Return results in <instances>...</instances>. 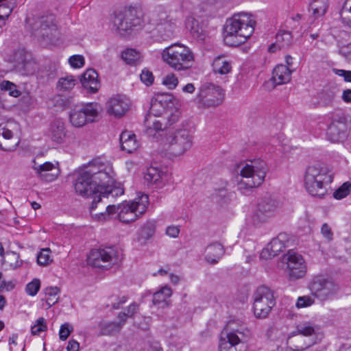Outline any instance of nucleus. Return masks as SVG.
Instances as JSON below:
<instances>
[{
	"mask_svg": "<svg viewBox=\"0 0 351 351\" xmlns=\"http://www.w3.org/2000/svg\"><path fill=\"white\" fill-rule=\"evenodd\" d=\"M155 230L156 226L154 223L150 221L147 222L139 230L138 236V241L145 243L154 236Z\"/></svg>",
	"mask_w": 351,
	"mask_h": 351,
	"instance_id": "obj_40",
	"label": "nucleus"
},
{
	"mask_svg": "<svg viewBox=\"0 0 351 351\" xmlns=\"http://www.w3.org/2000/svg\"><path fill=\"white\" fill-rule=\"evenodd\" d=\"M162 58L170 67L176 71L189 69L194 61L192 51L186 46L173 44L162 50Z\"/></svg>",
	"mask_w": 351,
	"mask_h": 351,
	"instance_id": "obj_6",
	"label": "nucleus"
},
{
	"mask_svg": "<svg viewBox=\"0 0 351 351\" xmlns=\"http://www.w3.org/2000/svg\"><path fill=\"white\" fill-rule=\"evenodd\" d=\"M44 291L46 296V303L48 308H50L58 302L60 289L58 287H49L45 289Z\"/></svg>",
	"mask_w": 351,
	"mask_h": 351,
	"instance_id": "obj_41",
	"label": "nucleus"
},
{
	"mask_svg": "<svg viewBox=\"0 0 351 351\" xmlns=\"http://www.w3.org/2000/svg\"><path fill=\"white\" fill-rule=\"evenodd\" d=\"M75 84V80L73 76H67L59 80L58 87L60 89L68 90L72 89Z\"/></svg>",
	"mask_w": 351,
	"mask_h": 351,
	"instance_id": "obj_49",
	"label": "nucleus"
},
{
	"mask_svg": "<svg viewBox=\"0 0 351 351\" xmlns=\"http://www.w3.org/2000/svg\"><path fill=\"white\" fill-rule=\"evenodd\" d=\"M102 111L101 106L98 103H88L84 106H76L69 113V120L72 125L80 128L88 123L97 120Z\"/></svg>",
	"mask_w": 351,
	"mask_h": 351,
	"instance_id": "obj_13",
	"label": "nucleus"
},
{
	"mask_svg": "<svg viewBox=\"0 0 351 351\" xmlns=\"http://www.w3.org/2000/svg\"><path fill=\"white\" fill-rule=\"evenodd\" d=\"M32 166L33 169L37 175H43L44 171H56L59 172L58 169L51 162H45L43 164L38 165L34 160Z\"/></svg>",
	"mask_w": 351,
	"mask_h": 351,
	"instance_id": "obj_44",
	"label": "nucleus"
},
{
	"mask_svg": "<svg viewBox=\"0 0 351 351\" xmlns=\"http://www.w3.org/2000/svg\"><path fill=\"white\" fill-rule=\"evenodd\" d=\"M163 119H157V117L149 115L145 119V125L146 127L145 132L149 136L153 138H157V134L160 136V132H163V130L166 126L163 127Z\"/></svg>",
	"mask_w": 351,
	"mask_h": 351,
	"instance_id": "obj_26",
	"label": "nucleus"
},
{
	"mask_svg": "<svg viewBox=\"0 0 351 351\" xmlns=\"http://www.w3.org/2000/svg\"><path fill=\"white\" fill-rule=\"evenodd\" d=\"M3 264L7 269H16L22 265L23 261L18 253L8 252L3 256Z\"/></svg>",
	"mask_w": 351,
	"mask_h": 351,
	"instance_id": "obj_38",
	"label": "nucleus"
},
{
	"mask_svg": "<svg viewBox=\"0 0 351 351\" xmlns=\"http://www.w3.org/2000/svg\"><path fill=\"white\" fill-rule=\"evenodd\" d=\"M139 306L136 303L131 304L127 308V312H124L125 313V322L127 321L128 317H132L138 311Z\"/></svg>",
	"mask_w": 351,
	"mask_h": 351,
	"instance_id": "obj_63",
	"label": "nucleus"
},
{
	"mask_svg": "<svg viewBox=\"0 0 351 351\" xmlns=\"http://www.w3.org/2000/svg\"><path fill=\"white\" fill-rule=\"evenodd\" d=\"M332 173L319 165L309 166L304 176V185L306 191L312 196L323 198L332 182Z\"/></svg>",
	"mask_w": 351,
	"mask_h": 351,
	"instance_id": "obj_3",
	"label": "nucleus"
},
{
	"mask_svg": "<svg viewBox=\"0 0 351 351\" xmlns=\"http://www.w3.org/2000/svg\"><path fill=\"white\" fill-rule=\"evenodd\" d=\"M204 258L209 264L215 265L219 262L225 253L223 246L217 242L208 245L205 249Z\"/></svg>",
	"mask_w": 351,
	"mask_h": 351,
	"instance_id": "obj_25",
	"label": "nucleus"
},
{
	"mask_svg": "<svg viewBox=\"0 0 351 351\" xmlns=\"http://www.w3.org/2000/svg\"><path fill=\"white\" fill-rule=\"evenodd\" d=\"M179 102L176 99L172 101V106H169L167 111L164 114L162 119H167L169 125L177 122L180 116V111L179 109Z\"/></svg>",
	"mask_w": 351,
	"mask_h": 351,
	"instance_id": "obj_36",
	"label": "nucleus"
},
{
	"mask_svg": "<svg viewBox=\"0 0 351 351\" xmlns=\"http://www.w3.org/2000/svg\"><path fill=\"white\" fill-rule=\"evenodd\" d=\"M327 135L332 142L343 141L347 136V125L344 118L335 119L327 130Z\"/></svg>",
	"mask_w": 351,
	"mask_h": 351,
	"instance_id": "obj_21",
	"label": "nucleus"
},
{
	"mask_svg": "<svg viewBox=\"0 0 351 351\" xmlns=\"http://www.w3.org/2000/svg\"><path fill=\"white\" fill-rule=\"evenodd\" d=\"M291 71L283 64H279L275 67L272 73L271 80L276 85H281L288 83L291 80Z\"/></svg>",
	"mask_w": 351,
	"mask_h": 351,
	"instance_id": "obj_32",
	"label": "nucleus"
},
{
	"mask_svg": "<svg viewBox=\"0 0 351 351\" xmlns=\"http://www.w3.org/2000/svg\"><path fill=\"white\" fill-rule=\"evenodd\" d=\"M73 331V326L69 323L66 322L60 326L59 331V337L62 341H65Z\"/></svg>",
	"mask_w": 351,
	"mask_h": 351,
	"instance_id": "obj_52",
	"label": "nucleus"
},
{
	"mask_svg": "<svg viewBox=\"0 0 351 351\" xmlns=\"http://www.w3.org/2000/svg\"><path fill=\"white\" fill-rule=\"evenodd\" d=\"M287 267L291 278H303L306 273V265L302 255L289 251L286 255Z\"/></svg>",
	"mask_w": 351,
	"mask_h": 351,
	"instance_id": "obj_18",
	"label": "nucleus"
},
{
	"mask_svg": "<svg viewBox=\"0 0 351 351\" xmlns=\"http://www.w3.org/2000/svg\"><path fill=\"white\" fill-rule=\"evenodd\" d=\"M40 288V280L35 278L26 285L25 291L28 295L31 296H34L37 294Z\"/></svg>",
	"mask_w": 351,
	"mask_h": 351,
	"instance_id": "obj_51",
	"label": "nucleus"
},
{
	"mask_svg": "<svg viewBox=\"0 0 351 351\" xmlns=\"http://www.w3.org/2000/svg\"><path fill=\"white\" fill-rule=\"evenodd\" d=\"M172 295L171 289L165 285L162 287L159 291L154 293L153 295L152 302L154 305L158 306L159 308H167L169 306V302L167 300Z\"/></svg>",
	"mask_w": 351,
	"mask_h": 351,
	"instance_id": "obj_33",
	"label": "nucleus"
},
{
	"mask_svg": "<svg viewBox=\"0 0 351 351\" xmlns=\"http://www.w3.org/2000/svg\"><path fill=\"white\" fill-rule=\"evenodd\" d=\"M328 0H313L310 4V9L314 17L323 16L328 8Z\"/></svg>",
	"mask_w": 351,
	"mask_h": 351,
	"instance_id": "obj_39",
	"label": "nucleus"
},
{
	"mask_svg": "<svg viewBox=\"0 0 351 351\" xmlns=\"http://www.w3.org/2000/svg\"><path fill=\"white\" fill-rule=\"evenodd\" d=\"M252 297L255 317L266 318L276 304L274 292L267 287L261 286L255 290Z\"/></svg>",
	"mask_w": 351,
	"mask_h": 351,
	"instance_id": "obj_11",
	"label": "nucleus"
},
{
	"mask_svg": "<svg viewBox=\"0 0 351 351\" xmlns=\"http://www.w3.org/2000/svg\"><path fill=\"white\" fill-rule=\"evenodd\" d=\"M162 84L166 86L169 89H174L178 84V79L173 73H169L162 78Z\"/></svg>",
	"mask_w": 351,
	"mask_h": 351,
	"instance_id": "obj_50",
	"label": "nucleus"
},
{
	"mask_svg": "<svg viewBox=\"0 0 351 351\" xmlns=\"http://www.w3.org/2000/svg\"><path fill=\"white\" fill-rule=\"evenodd\" d=\"M163 171L158 166L151 165L149 167L144 175L145 182L147 185H156V187L162 186Z\"/></svg>",
	"mask_w": 351,
	"mask_h": 351,
	"instance_id": "obj_28",
	"label": "nucleus"
},
{
	"mask_svg": "<svg viewBox=\"0 0 351 351\" xmlns=\"http://www.w3.org/2000/svg\"><path fill=\"white\" fill-rule=\"evenodd\" d=\"M80 82L82 86L92 93H95L100 88L98 74L93 69H87L81 76Z\"/></svg>",
	"mask_w": 351,
	"mask_h": 351,
	"instance_id": "obj_24",
	"label": "nucleus"
},
{
	"mask_svg": "<svg viewBox=\"0 0 351 351\" xmlns=\"http://www.w3.org/2000/svg\"><path fill=\"white\" fill-rule=\"evenodd\" d=\"M70 66L75 69L82 67L85 64V59L82 55H73L69 58Z\"/></svg>",
	"mask_w": 351,
	"mask_h": 351,
	"instance_id": "obj_53",
	"label": "nucleus"
},
{
	"mask_svg": "<svg viewBox=\"0 0 351 351\" xmlns=\"http://www.w3.org/2000/svg\"><path fill=\"white\" fill-rule=\"evenodd\" d=\"M199 25V23L198 21L196 20L193 16H189L186 19V26L189 29V31L191 29H194L195 27H197Z\"/></svg>",
	"mask_w": 351,
	"mask_h": 351,
	"instance_id": "obj_64",
	"label": "nucleus"
},
{
	"mask_svg": "<svg viewBox=\"0 0 351 351\" xmlns=\"http://www.w3.org/2000/svg\"><path fill=\"white\" fill-rule=\"evenodd\" d=\"M319 329L317 325L311 322H302L296 326L298 335L306 337L316 335Z\"/></svg>",
	"mask_w": 351,
	"mask_h": 351,
	"instance_id": "obj_37",
	"label": "nucleus"
},
{
	"mask_svg": "<svg viewBox=\"0 0 351 351\" xmlns=\"http://www.w3.org/2000/svg\"><path fill=\"white\" fill-rule=\"evenodd\" d=\"M309 288L312 295L321 301L332 300L339 291L334 282L322 276L314 277Z\"/></svg>",
	"mask_w": 351,
	"mask_h": 351,
	"instance_id": "obj_16",
	"label": "nucleus"
},
{
	"mask_svg": "<svg viewBox=\"0 0 351 351\" xmlns=\"http://www.w3.org/2000/svg\"><path fill=\"white\" fill-rule=\"evenodd\" d=\"M119 140L121 149L128 153L135 152L139 147V143L136 140V135L131 132H123L120 135Z\"/></svg>",
	"mask_w": 351,
	"mask_h": 351,
	"instance_id": "obj_30",
	"label": "nucleus"
},
{
	"mask_svg": "<svg viewBox=\"0 0 351 351\" xmlns=\"http://www.w3.org/2000/svg\"><path fill=\"white\" fill-rule=\"evenodd\" d=\"M130 101L124 95H116L110 97L106 104V112L116 118L123 116L129 110Z\"/></svg>",
	"mask_w": 351,
	"mask_h": 351,
	"instance_id": "obj_19",
	"label": "nucleus"
},
{
	"mask_svg": "<svg viewBox=\"0 0 351 351\" xmlns=\"http://www.w3.org/2000/svg\"><path fill=\"white\" fill-rule=\"evenodd\" d=\"M282 207V204L280 199L265 197L258 204L252 216V220L255 225L265 223L274 217Z\"/></svg>",
	"mask_w": 351,
	"mask_h": 351,
	"instance_id": "obj_15",
	"label": "nucleus"
},
{
	"mask_svg": "<svg viewBox=\"0 0 351 351\" xmlns=\"http://www.w3.org/2000/svg\"><path fill=\"white\" fill-rule=\"evenodd\" d=\"M314 304V299L311 296L299 297L297 300L295 306L297 308H305Z\"/></svg>",
	"mask_w": 351,
	"mask_h": 351,
	"instance_id": "obj_55",
	"label": "nucleus"
},
{
	"mask_svg": "<svg viewBox=\"0 0 351 351\" xmlns=\"http://www.w3.org/2000/svg\"><path fill=\"white\" fill-rule=\"evenodd\" d=\"M103 166L97 168L90 165L85 169L80 171L76 176L74 188L75 192L83 196L97 199L100 189H104V184L110 182V171L105 172Z\"/></svg>",
	"mask_w": 351,
	"mask_h": 351,
	"instance_id": "obj_1",
	"label": "nucleus"
},
{
	"mask_svg": "<svg viewBox=\"0 0 351 351\" xmlns=\"http://www.w3.org/2000/svg\"><path fill=\"white\" fill-rule=\"evenodd\" d=\"M1 90H8L9 94L12 97H16L20 95V92L16 90V86L9 81L2 82L1 84Z\"/></svg>",
	"mask_w": 351,
	"mask_h": 351,
	"instance_id": "obj_54",
	"label": "nucleus"
},
{
	"mask_svg": "<svg viewBox=\"0 0 351 351\" xmlns=\"http://www.w3.org/2000/svg\"><path fill=\"white\" fill-rule=\"evenodd\" d=\"M350 191L351 183L346 182L333 193V197L336 199H341L347 197Z\"/></svg>",
	"mask_w": 351,
	"mask_h": 351,
	"instance_id": "obj_45",
	"label": "nucleus"
},
{
	"mask_svg": "<svg viewBox=\"0 0 351 351\" xmlns=\"http://www.w3.org/2000/svg\"><path fill=\"white\" fill-rule=\"evenodd\" d=\"M28 55L23 50H17L14 53L15 66L25 75L34 73L36 64L34 61L28 58Z\"/></svg>",
	"mask_w": 351,
	"mask_h": 351,
	"instance_id": "obj_22",
	"label": "nucleus"
},
{
	"mask_svg": "<svg viewBox=\"0 0 351 351\" xmlns=\"http://www.w3.org/2000/svg\"><path fill=\"white\" fill-rule=\"evenodd\" d=\"M321 232L324 238L328 241H331L333 238V232L330 227L327 223H324L321 228Z\"/></svg>",
	"mask_w": 351,
	"mask_h": 351,
	"instance_id": "obj_61",
	"label": "nucleus"
},
{
	"mask_svg": "<svg viewBox=\"0 0 351 351\" xmlns=\"http://www.w3.org/2000/svg\"><path fill=\"white\" fill-rule=\"evenodd\" d=\"M174 99L171 94H161L153 97L149 108V114L154 117H162L169 106H172Z\"/></svg>",
	"mask_w": 351,
	"mask_h": 351,
	"instance_id": "obj_20",
	"label": "nucleus"
},
{
	"mask_svg": "<svg viewBox=\"0 0 351 351\" xmlns=\"http://www.w3.org/2000/svg\"><path fill=\"white\" fill-rule=\"evenodd\" d=\"M191 36L198 41H203L206 38V32L199 25L195 27L194 29L190 30Z\"/></svg>",
	"mask_w": 351,
	"mask_h": 351,
	"instance_id": "obj_56",
	"label": "nucleus"
},
{
	"mask_svg": "<svg viewBox=\"0 0 351 351\" xmlns=\"http://www.w3.org/2000/svg\"><path fill=\"white\" fill-rule=\"evenodd\" d=\"M141 80L147 86H150L154 82V75L151 71L147 69H143L140 75Z\"/></svg>",
	"mask_w": 351,
	"mask_h": 351,
	"instance_id": "obj_57",
	"label": "nucleus"
},
{
	"mask_svg": "<svg viewBox=\"0 0 351 351\" xmlns=\"http://www.w3.org/2000/svg\"><path fill=\"white\" fill-rule=\"evenodd\" d=\"M54 21L55 18L53 15L51 14L48 16H42L36 23V28L40 29V32L47 29L52 31L56 29Z\"/></svg>",
	"mask_w": 351,
	"mask_h": 351,
	"instance_id": "obj_42",
	"label": "nucleus"
},
{
	"mask_svg": "<svg viewBox=\"0 0 351 351\" xmlns=\"http://www.w3.org/2000/svg\"><path fill=\"white\" fill-rule=\"evenodd\" d=\"M193 138L191 131L183 125L169 134L165 148L174 156L182 155L192 147Z\"/></svg>",
	"mask_w": 351,
	"mask_h": 351,
	"instance_id": "obj_9",
	"label": "nucleus"
},
{
	"mask_svg": "<svg viewBox=\"0 0 351 351\" xmlns=\"http://www.w3.org/2000/svg\"><path fill=\"white\" fill-rule=\"evenodd\" d=\"M88 264L98 268L108 269L119 261V253L113 247L94 249L87 258Z\"/></svg>",
	"mask_w": 351,
	"mask_h": 351,
	"instance_id": "obj_14",
	"label": "nucleus"
},
{
	"mask_svg": "<svg viewBox=\"0 0 351 351\" xmlns=\"http://www.w3.org/2000/svg\"><path fill=\"white\" fill-rule=\"evenodd\" d=\"M51 250L49 248H44L40 250L37 256V263L42 266H46L52 262Z\"/></svg>",
	"mask_w": 351,
	"mask_h": 351,
	"instance_id": "obj_47",
	"label": "nucleus"
},
{
	"mask_svg": "<svg viewBox=\"0 0 351 351\" xmlns=\"http://www.w3.org/2000/svg\"><path fill=\"white\" fill-rule=\"evenodd\" d=\"M12 11V7L8 4L3 3L0 5V19L5 20L8 18Z\"/></svg>",
	"mask_w": 351,
	"mask_h": 351,
	"instance_id": "obj_58",
	"label": "nucleus"
},
{
	"mask_svg": "<svg viewBox=\"0 0 351 351\" xmlns=\"http://www.w3.org/2000/svg\"><path fill=\"white\" fill-rule=\"evenodd\" d=\"M232 61L224 56H219L215 58L213 63V71L215 73L226 75L232 71Z\"/></svg>",
	"mask_w": 351,
	"mask_h": 351,
	"instance_id": "obj_34",
	"label": "nucleus"
},
{
	"mask_svg": "<svg viewBox=\"0 0 351 351\" xmlns=\"http://www.w3.org/2000/svg\"><path fill=\"white\" fill-rule=\"evenodd\" d=\"M255 24L252 15L247 13L234 14L226 22L223 34L225 43L231 47L244 43L253 34Z\"/></svg>",
	"mask_w": 351,
	"mask_h": 351,
	"instance_id": "obj_2",
	"label": "nucleus"
},
{
	"mask_svg": "<svg viewBox=\"0 0 351 351\" xmlns=\"http://www.w3.org/2000/svg\"><path fill=\"white\" fill-rule=\"evenodd\" d=\"M315 343V341L311 339L306 342L303 336L300 335L295 337H289L287 344L292 351H303Z\"/></svg>",
	"mask_w": 351,
	"mask_h": 351,
	"instance_id": "obj_35",
	"label": "nucleus"
},
{
	"mask_svg": "<svg viewBox=\"0 0 351 351\" xmlns=\"http://www.w3.org/2000/svg\"><path fill=\"white\" fill-rule=\"evenodd\" d=\"M276 40L279 48L288 47L291 43L292 36L289 32L283 31L276 35Z\"/></svg>",
	"mask_w": 351,
	"mask_h": 351,
	"instance_id": "obj_46",
	"label": "nucleus"
},
{
	"mask_svg": "<svg viewBox=\"0 0 351 351\" xmlns=\"http://www.w3.org/2000/svg\"><path fill=\"white\" fill-rule=\"evenodd\" d=\"M249 335L250 331L245 326H237L234 322H228L221 332L219 351H237L236 346L245 341Z\"/></svg>",
	"mask_w": 351,
	"mask_h": 351,
	"instance_id": "obj_7",
	"label": "nucleus"
},
{
	"mask_svg": "<svg viewBox=\"0 0 351 351\" xmlns=\"http://www.w3.org/2000/svg\"><path fill=\"white\" fill-rule=\"evenodd\" d=\"M113 24L118 33L125 36L132 34L136 28L140 27L142 20L137 16L136 10L129 7L115 14Z\"/></svg>",
	"mask_w": 351,
	"mask_h": 351,
	"instance_id": "obj_10",
	"label": "nucleus"
},
{
	"mask_svg": "<svg viewBox=\"0 0 351 351\" xmlns=\"http://www.w3.org/2000/svg\"><path fill=\"white\" fill-rule=\"evenodd\" d=\"M101 202H97V199L92 200L90 206V213L92 218L97 221H105L109 220L113 215L119 213V209L118 205H108L106 206L105 211L100 213L96 212V208Z\"/></svg>",
	"mask_w": 351,
	"mask_h": 351,
	"instance_id": "obj_23",
	"label": "nucleus"
},
{
	"mask_svg": "<svg viewBox=\"0 0 351 351\" xmlns=\"http://www.w3.org/2000/svg\"><path fill=\"white\" fill-rule=\"evenodd\" d=\"M148 205V195L141 194L131 202L118 204L119 211L117 217L119 221L125 223L132 222L145 213Z\"/></svg>",
	"mask_w": 351,
	"mask_h": 351,
	"instance_id": "obj_8",
	"label": "nucleus"
},
{
	"mask_svg": "<svg viewBox=\"0 0 351 351\" xmlns=\"http://www.w3.org/2000/svg\"><path fill=\"white\" fill-rule=\"evenodd\" d=\"M149 23L155 26L152 32L158 41L173 37L178 28L177 19L162 7L156 8L150 14Z\"/></svg>",
	"mask_w": 351,
	"mask_h": 351,
	"instance_id": "obj_5",
	"label": "nucleus"
},
{
	"mask_svg": "<svg viewBox=\"0 0 351 351\" xmlns=\"http://www.w3.org/2000/svg\"><path fill=\"white\" fill-rule=\"evenodd\" d=\"M224 91L219 86L212 83L202 84L199 88L195 101L199 108H215L223 101Z\"/></svg>",
	"mask_w": 351,
	"mask_h": 351,
	"instance_id": "obj_12",
	"label": "nucleus"
},
{
	"mask_svg": "<svg viewBox=\"0 0 351 351\" xmlns=\"http://www.w3.org/2000/svg\"><path fill=\"white\" fill-rule=\"evenodd\" d=\"M117 318L119 319L118 322H110L101 323V333L104 335H114L119 333L125 324V313H119Z\"/></svg>",
	"mask_w": 351,
	"mask_h": 351,
	"instance_id": "obj_27",
	"label": "nucleus"
},
{
	"mask_svg": "<svg viewBox=\"0 0 351 351\" xmlns=\"http://www.w3.org/2000/svg\"><path fill=\"white\" fill-rule=\"evenodd\" d=\"M59 172L56 171H44L43 175H38L42 180L47 182H52L56 179Z\"/></svg>",
	"mask_w": 351,
	"mask_h": 351,
	"instance_id": "obj_62",
	"label": "nucleus"
},
{
	"mask_svg": "<svg viewBox=\"0 0 351 351\" xmlns=\"http://www.w3.org/2000/svg\"><path fill=\"white\" fill-rule=\"evenodd\" d=\"M105 172L110 171V182L108 184H104V189H100L99 193L97 195V202H101L103 198L108 197L110 195L118 196L123 194V189L121 188H112L111 184L113 183V171L111 167H105Z\"/></svg>",
	"mask_w": 351,
	"mask_h": 351,
	"instance_id": "obj_31",
	"label": "nucleus"
},
{
	"mask_svg": "<svg viewBox=\"0 0 351 351\" xmlns=\"http://www.w3.org/2000/svg\"><path fill=\"white\" fill-rule=\"evenodd\" d=\"M292 237L286 233L281 232L274 238L262 250L261 258L268 259L277 256L285 247L289 246Z\"/></svg>",
	"mask_w": 351,
	"mask_h": 351,
	"instance_id": "obj_17",
	"label": "nucleus"
},
{
	"mask_svg": "<svg viewBox=\"0 0 351 351\" xmlns=\"http://www.w3.org/2000/svg\"><path fill=\"white\" fill-rule=\"evenodd\" d=\"M47 329V323L44 317H39L35 324L31 328V332L33 335H38L43 331Z\"/></svg>",
	"mask_w": 351,
	"mask_h": 351,
	"instance_id": "obj_48",
	"label": "nucleus"
},
{
	"mask_svg": "<svg viewBox=\"0 0 351 351\" xmlns=\"http://www.w3.org/2000/svg\"><path fill=\"white\" fill-rule=\"evenodd\" d=\"M238 169L240 171L241 180L237 183V188L245 194L263 183L267 167L265 162L260 160L241 163L238 166Z\"/></svg>",
	"mask_w": 351,
	"mask_h": 351,
	"instance_id": "obj_4",
	"label": "nucleus"
},
{
	"mask_svg": "<svg viewBox=\"0 0 351 351\" xmlns=\"http://www.w3.org/2000/svg\"><path fill=\"white\" fill-rule=\"evenodd\" d=\"M180 230L178 226L171 225L166 228L165 233L167 236L171 238H177L179 236Z\"/></svg>",
	"mask_w": 351,
	"mask_h": 351,
	"instance_id": "obj_60",
	"label": "nucleus"
},
{
	"mask_svg": "<svg viewBox=\"0 0 351 351\" xmlns=\"http://www.w3.org/2000/svg\"><path fill=\"white\" fill-rule=\"evenodd\" d=\"M48 135L54 143H63L66 136L64 123L59 119L53 121L50 125Z\"/></svg>",
	"mask_w": 351,
	"mask_h": 351,
	"instance_id": "obj_29",
	"label": "nucleus"
},
{
	"mask_svg": "<svg viewBox=\"0 0 351 351\" xmlns=\"http://www.w3.org/2000/svg\"><path fill=\"white\" fill-rule=\"evenodd\" d=\"M122 59L128 64L135 65L141 60V53L134 49H127L122 52Z\"/></svg>",
	"mask_w": 351,
	"mask_h": 351,
	"instance_id": "obj_43",
	"label": "nucleus"
},
{
	"mask_svg": "<svg viewBox=\"0 0 351 351\" xmlns=\"http://www.w3.org/2000/svg\"><path fill=\"white\" fill-rule=\"evenodd\" d=\"M332 71L335 74L343 77L346 82H351V71L332 69Z\"/></svg>",
	"mask_w": 351,
	"mask_h": 351,
	"instance_id": "obj_59",
	"label": "nucleus"
}]
</instances>
